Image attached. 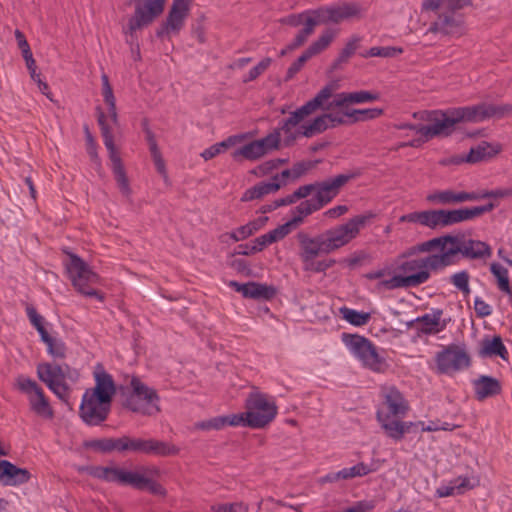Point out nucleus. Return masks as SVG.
Segmentation results:
<instances>
[{
	"label": "nucleus",
	"instance_id": "1",
	"mask_svg": "<svg viewBox=\"0 0 512 512\" xmlns=\"http://www.w3.org/2000/svg\"><path fill=\"white\" fill-rule=\"evenodd\" d=\"M445 269L441 253L430 254L416 259L396 261V270L400 273L392 278L380 281L377 288L394 290L398 288L417 287L426 283L431 271Z\"/></svg>",
	"mask_w": 512,
	"mask_h": 512
},
{
	"label": "nucleus",
	"instance_id": "2",
	"mask_svg": "<svg viewBox=\"0 0 512 512\" xmlns=\"http://www.w3.org/2000/svg\"><path fill=\"white\" fill-rule=\"evenodd\" d=\"M88 472L92 477L108 483L130 486L137 490L147 489L154 495H166L165 488L152 478L160 476V469L156 466H143L137 471L127 470L116 465L93 466L88 468Z\"/></svg>",
	"mask_w": 512,
	"mask_h": 512
},
{
	"label": "nucleus",
	"instance_id": "3",
	"mask_svg": "<svg viewBox=\"0 0 512 512\" xmlns=\"http://www.w3.org/2000/svg\"><path fill=\"white\" fill-rule=\"evenodd\" d=\"M494 209L493 203L483 206L465 207L453 210L431 209L414 211L399 218L403 223H415L431 230L442 229L458 223L473 220Z\"/></svg>",
	"mask_w": 512,
	"mask_h": 512
},
{
	"label": "nucleus",
	"instance_id": "4",
	"mask_svg": "<svg viewBox=\"0 0 512 512\" xmlns=\"http://www.w3.org/2000/svg\"><path fill=\"white\" fill-rule=\"evenodd\" d=\"M471 4V0H423L421 4L423 11H440L428 28L427 33L447 37H461L466 32L465 20L463 15L457 13V11Z\"/></svg>",
	"mask_w": 512,
	"mask_h": 512
},
{
	"label": "nucleus",
	"instance_id": "5",
	"mask_svg": "<svg viewBox=\"0 0 512 512\" xmlns=\"http://www.w3.org/2000/svg\"><path fill=\"white\" fill-rule=\"evenodd\" d=\"M382 395L383 402L377 411V420L388 437L399 441L413 426L412 422L400 420L409 410L408 401L395 387L384 388Z\"/></svg>",
	"mask_w": 512,
	"mask_h": 512
},
{
	"label": "nucleus",
	"instance_id": "6",
	"mask_svg": "<svg viewBox=\"0 0 512 512\" xmlns=\"http://www.w3.org/2000/svg\"><path fill=\"white\" fill-rule=\"evenodd\" d=\"M38 378L65 404H69L71 384L79 379V372L67 364L40 363L37 365Z\"/></svg>",
	"mask_w": 512,
	"mask_h": 512
},
{
	"label": "nucleus",
	"instance_id": "7",
	"mask_svg": "<svg viewBox=\"0 0 512 512\" xmlns=\"http://www.w3.org/2000/svg\"><path fill=\"white\" fill-rule=\"evenodd\" d=\"M332 92H334L332 85L324 86L314 98L291 112L289 117L280 123L279 128L274 131H279L280 136L281 133H283L286 145H290L299 137H303L301 133V122L321 109L324 103L332 96Z\"/></svg>",
	"mask_w": 512,
	"mask_h": 512
},
{
	"label": "nucleus",
	"instance_id": "8",
	"mask_svg": "<svg viewBox=\"0 0 512 512\" xmlns=\"http://www.w3.org/2000/svg\"><path fill=\"white\" fill-rule=\"evenodd\" d=\"M122 394L124 396L123 406L134 413L154 416L160 412V398L157 391L147 386L137 376L131 377Z\"/></svg>",
	"mask_w": 512,
	"mask_h": 512
},
{
	"label": "nucleus",
	"instance_id": "9",
	"mask_svg": "<svg viewBox=\"0 0 512 512\" xmlns=\"http://www.w3.org/2000/svg\"><path fill=\"white\" fill-rule=\"evenodd\" d=\"M448 238L442 243V259L444 266L449 267L459 262V256L467 259H486L492 255L490 246L480 240L462 239L458 236L443 235Z\"/></svg>",
	"mask_w": 512,
	"mask_h": 512
},
{
	"label": "nucleus",
	"instance_id": "10",
	"mask_svg": "<svg viewBox=\"0 0 512 512\" xmlns=\"http://www.w3.org/2000/svg\"><path fill=\"white\" fill-rule=\"evenodd\" d=\"M67 255L69 260L65 266L73 287L83 296L95 297L103 301V294L95 288L100 283V276L78 255L73 253H67Z\"/></svg>",
	"mask_w": 512,
	"mask_h": 512
},
{
	"label": "nucleus",
	"instance_id": "11",
	"mask_svg": "<svg viewBox=\"0 0 512 512\" xmlns=\"http://www.w3.org/2000/svg\"><path fill=\"white\" fill-rule=\"evenodd\" d=\"M342 341L365 368L378 373L386 369L385 359L379 355L377 348L368 338L357 334L343 333Z\"/></svg>",
	"mask_w": 512,
	"mask_h": 512
},
{
	"label": "nucleus",
	"instance_id": "12",
	"mask_svg": "<svg viewBox=\"0 0 512 512\" xmlns=\"http://www.w3.org/2000/svg\"><path fill=\"white\" fill-rule=\"evenodd\" d=\"M372 217V214L357 215L350 218L346 223L334 226L323 232L328 253L330 254L348 245L357 238L361 229L365 227Z\"/></svg>",
	"mask_w": 512,
	"mask_h": 512
},
{
	"label": "nucleus",
	"instance_id": "13",
	"mask_svg": "<svg viewBox=\"0 0 512 512\" xmlns=\"http://www.w3.org/2000/svg\"><path fill=\"white\" fill-rule=\"evenodd\" d=\"M248 427L260 429L267 426L277 415L276 403L266 394L250 393L245 401Z\"/></svg>",
	"mask_w": 512,
	"mask_h": 512
},
{
	"label": "nucleus",
	"instance_id": "14",
	"mask_svg": "<svg viewBox=\"0 0 512 512\" xmlns=\"http://www.w3.org/2000/svg\"><path fill=\"white\" fill-rule=\"evenodd\" d=\"M130 1L135 4V10L124 28V33L133 38L136 31L149 26L164 12L166 0Z\"/></svg>",
	"mask_w": 512,
	"mask_h": 512
},
{
	"label": "nucleus",
	"instance_id": "15",
	"mask_svg": "<svg viewBox=\"0 0 512 512\" xmlns=\"http://www.w3.org/2000/svg\"><path fill=\"white\" fill-rule=\"evenodd\" d=\"M16 386L19 391L26 394L32 412L45 419L54 417L49 399L36 381L25 376H19L16 380Z\"/></svg>",
	"mask_w": 512,
	"mask_h": 512
},
{
	"label": "nucleus",
	"instance_id": "16",
	"mask_svg": "<svg viewBox=\"0 0 512 512\" xmlns=\"http://www.w3.org/2000/svg\"><path fill=\"white\" fill-rule=\"evenodd\" d=\"M279 147V131H273L261 139L253 140L237 148L232 152L231 156L235 161H240L242 159L257 161L271 151L279 149Z\"/></svg>",
	"mask_w": 512,
	"mask_h": 512
},
{
	"label": "nucleus",
	"instance_id": "17",
	"mask_svg": "<svg viewBox=\"0 0 512 512\" xmlns=\"http://www.w3.org/2000/svg\"><path fill=\"white\" fill-rule=\"evenodd\" d=\"M437 370L441 374H454L466 369L471 359L464 346L451 344L438 352L435 357Z\"/></svg>",
	"mask_w": 512,
	"mask_h": 512
},
{
	"label": "nucleus",
	"instance_id": "18",
	"mask_svg": "<svg viewBox=\"0 0 512 512\" xmlns=\"http://www.w3.org/2000/svg\"><path fill=\"white\" fill-rule=\"evenodd\" d=\"M358 173L339 174L335 177L315 182L314 200L323 208L329 204L340 190L352 179L356 178Z\"/></svg>",
	"mask_w": 512,
	"mask_h": 512
},
{
	"label": "nucleus",
	"instance_id": "19",
	"mask_svg": "<svg viewBox=\"0 0 512 512\" xmlns=\"http://www.w3.org/2000/svg\"><path fill=\"white\" fill-rule=\"evenodd\" d=\"M460 122L456 108L448 109L440 113L439 117H435L431 125L419 127L417 133L426 138L448 136L455 130V125Z\"/></svg>",
	"mask_w": 512,
	"mask_h": 512
},
{
	"label": "nucleus",
	"instance_id": "20",
	"mask_svg": "<svg viewBox=\"0 0 512 512\" xmlns=\"http://www.w3.org/2000/svg\"><path fill=\"white\" fill-rule=\"evenodd\" d=\"M337 31L333 29L324 30L316 41H314L302 55L293 62L287 70L286 81L291 80L313 56L324 51L334 40Z\"/></svg>",
	"mask_w": 512,
	"mask_h": 512
},
{
	"label": "nucleus",
	"instance_id": "21",
	"mask_svg": "<svg viewBox=\"0 0 512 512\" xmlns=\"http://www.w3.org/2000/svg\"><path fill=\"white\" fill-rule=\"evenodd\" d=\"M111 410V403L100 402L89 393H84L80 405V417L88 425L96 426L104 422Z\"/></svg>",
	"mask_w": 512,
	"mask_h": 512
},
{
	"label": "nucleus",
	"instance_id": "22",
	"mask_svg": "<svg viewBox=\"0 0 512 512\" xmlns=\"http://www.w3.org/2000/svg\"><path fill=\"white\" fill-rule=\"evenodd\" d=\"M347 121L343 119L341 113L335 110L325 111V113L315 117L313 120L301 124V133L305 138H312L330 128L345 125Z\"/></svg>",
	"mask_w": 512,
	"mask_h": 512
},
{
	"label": "nucleus",
	"instance_id": "23",
	"mask_svg": "<svg viewBox=\"0 0 512 512\" xmlns=\"http://www.w3.org/2000/svg\"><path fill=\"white\" fill-rule=\"evenodd\" d=\"M379 99V94L371 91L360 90L354 92H341L332 94L324 105L321 107L323 111L335 110L336 108H347L353 104L369 103Z\"/></svg>",
	"mask_w": 512,
	"mask_h": 512
},
{
	"label": "nucleus",
	"instance_id": "24",
	"mask_svg": "<svg viewBox=\"0 0 512 512\" xmlns=\"http://www.w3.org/2000/svg\"><path fill=\"white\" fill-rule=\"evenodd\" d=\"M307 15L306 26L298 32L294 40L289 44V49H296L302 46L314 33L315 27L317 25L331 23L329 6L307 10Z\"/></svg>",
	"mask_w": 512,
	"mask_h": 512
},
{
	"label": "nucleus",
	"instance_id": "25",
	"mask_svg": "<svg viewBox=\"0 0 512 512\" xmlns=\"http://www.w3.org/2000/svg\"><path fill=\"white\" fill-rule=\"evenodd\" d=\"M95 386L87 389L85 392L98 398L100 402L112 403L116 394V385L113 377L107 373L101 366L97 367L94 372Z\"/></svg>",
	"mask_w": 512,
	"mask_h": 512
},
{
	"label": "nucleus",
	"instance_id": "26",
	"mask_svg": "<svg viewBox=\"0 0 512 512\" xmlns=\"http://www.w3.org/2000/svg\"><path fill=\"white\" fill-rule=\"evenodd\" d=\"M296 238L300 246L299 256L302 261L315 259L321 254H329L322 233L311 237L308 233L300 231Z\"/></svg>",
	"mask_w": 512,
	"mask_h": 512
},
{
	"label": "nucleus",
	"instance_id": "27",
	"mask_svg": "<svg viewBox=\"0 0 512 512\" xmlns=\"http://www.w3.org/2000/svg\"><path fill=\"white\" fill-rule=\"evenodd\" d=\"M476 192L455 191L452 189L435 190L427 194L426 201L434 205H456L469 201H477Z\"/></svg>",
	"mask_w": 512,
	"mask_h": 512
},
{
	"label": "nucleus",
	"instance_id": "28",
	"mask_svg": "<svg viewBox=\"0 0 512 512\" xmlns=\"http://www.w3.org/2000/svg\"><path fill=\"white\" fill-rule=\"evenodd\" d=\"M229 286L234 288L237 292L241 293L243 297L250 299L271 300L277 294L275 287L257 282L241 284L237 281H230Z\"/></svg>",
	"mask_w": 512,
	"mask_h": 512
},
{
	"label": "nucleus",
	"instance_id": "29",
	"mask_svg": "<svg viewBox=\"0 0 512 512\" xmlns=\"http://www.w3.org/2000/svg\"><path fill=\"white\" fill-rule=\"evenodd\" d=\"M31 478L30 472L19 468L7 460H0V481L5 486H17L27 483Z\"/></svg>",
	"mask_w": 512,
	"mask_h": 512
},
{
	"label": "nucleus",
	"instance_id": "30",
	"mask_svg": "<svg viewBox=\"0 0 512 512\" xmlns=\"http://www.w3.org/2000/svg\"><path fill=\"white\" fill-rule=\"evenodd\" d=\"M192 0H173L172 7L165 21V30L178 33L188 16Z\"/></svg>",
	"mask_w": 512,
	"mask_h": 512
},
{
	"label": "nucleus",
	"instance_id": "31",
	"mask_svg": "<svg viewBox=\"0 0 512 512\" xmlns=\"http://www.w3.org/2000/svg\"><path fill=\"white\" fill-rule=\"evenodd\" d=\"M442 310L437 309L432 314H424L407 323L409 328L416 327L417 332L425 335L437 334L445 325H441Z\"/></svg>",
	"mask_w": 512,
	"mask_h": 512
},
{
	"label": "nucleus",
	"instance_id": "32",
	"mask_svg": "<svg viewBox=\"0 0 512 512\" xmlns=\"http://www.w3.org/2000/svg\"><path fill=\"white\" fill-rule=\"evenodd\" d=\"M329 6L331 23L338 24L352 18H359L362 14V7L357 2H338Z\"/></svg>",
	"mask_w": 512,
	"mask_h": 512
},
{
	"label": "nucleus",
	"instance_id": "33",
	"mask_svg": "<svg viewBox=\"0 0 512 512\" xmlns=\"http://www.w3.org/2000/svg\"><path fill=\"white\" fill-rule=\"evenodd\" d=\"M98 123L101 129V135L103 137L104 144L109 152V158L112 162V169L117 170L118 168H124L120 156L116 151L112 134V128L108 124L107 117L103 112H99Z\"/></svg>",
	"mask_w": 512,
	"mask_h": 512
},
{
	"label": "nucleus",
	"instance_id": "34",
	"mask_svg": "<svg viewBox=\"0 0 512 512\" xmlns=\"http://www.w3.org/2000/svg\"><path fill=\"white\" fill-rule=\"evenodd\" d=\"M475 397L479 401L486 398L496 396L501 393L502 387L496 378L491 376L481 375L473 381Z\"/></svg>",
	"mask_w": 512,
	"mask_h": 512
},
{
	"label": "nucleus",
	"instance_id": "35",
	"mask_svg": "<svg viewBox=\"0 0 512 512\" xmlns=\"http://www.w3.org/2000/svg\"><path fill=\"white\" fill-rule=\"evenodd\" d=\"M448 238L435 237L427 241L418 243L414 246L409 247L407 250L399 254L396 261H403L404 259H414L413 256L418 253H428L434 250H438V253H442V243Z\"/></svg>",
	"mask_w": 512,
	"mask_h": 512
},
{
	"label": "nucleus",
	"instance_id": "36",
	"mask_svg": "<svg viewBox=\"0 0 512 512\" xmlns=\"http://www.w3.org/2000/svg\"><path fill=\"white\" fill-rule=\"evenodd\" d=\"M282 186H285V181L284 182H272V181L260 182L256 185H254L253 187L247 189L243 193V195L241 197V201L248 202V201H252V200H256V199H261L265 195L275 193Z\"/></svg>",
	"mask_w": 512,
	"mask_h": 512
},
{
	"label": "nucleus",
	"instance_id": "37",
	"mask_svg": "<svg viewBox=\"0 0 512 512\" xmlns=\"http://www.w3.org/2000/svg\"><path fill=\"white\" fill-rule=\"evenodd\" d=\"M501 151L499 144H491L486 141L481 142L476 147H472L467 154L465 161L468 163H477L487 160L497 155Z\"/></svg>",
	"mask_w": 512,
	"mask_h": 512
},
{
	"label": "nucleus",
	"instance_id": "38",
	"mask_svg": "<svg viewBox=\"0 0 512 512\" xmlns=\"http://www.w3.org/2000/svg\"><path fill=\"white\" fill-rule=\"evenodd\" d=\"M461 122L479 123L487 120L486 102L456 108Z\"/></svg>",
	"mask_w": 512,
	"mask_h": 512
},
{
	"label": "nucleus",
	"instance_id": "39",
	"mask_svg": "<svg viewBox=\"0 0 512 512\" xmlns=\"http://www.w3.org/2000/svg\"><path fill=\"white\" fill-rule=\"evenodd\" d=\"M480 355L483 357L499 356L503 360L508 359V351L500 336H494L492 339H484L482 341Z\"/></svg>",
	"mask_w": 512,
	"mask_h": 512
},
{
	"label": "nucleus",
	"instance_id": "40",
	"mask_svg": "<svg viewBox=\"0 0 512 512\" xmlns=\"http://www.w3.org/2000/svg\"><path fill=\"white\" fill-rule=\"evenodd\" d=\"M178 453L179 448L169 442L157 440L154 438H147L145 455L167 457L177 455Z\"/></svg>",
	"mask_w": 512,
	"mask_h": 512
},
{
	"label": "nucleus",
	"instance_id": "41",
	"mask_svg": "<svg viewBox=\"0 0 512 512\" xmlns=\"http://www.w3.org/2000/svg\"><path fill=\"white\" fill-rule=\"evenodd\" d=\"M372 471H373V469L369 465H367L363 462H360V463H357L356 465H354L353 467L343 468L342 470L338 471L337 473L328 475L326 478L329 481H337L339 479L347 480V479H352L355 477L366 476L369 473H371Z\"/></svg>",
	"mask_w": 512,
	"mask_h": 512
},
{
	"label": "nucleus",
	"instance_id": "42",
	"mask_svg": "<svg viewBox=\"0 0 512 512\" xmlns=\"http://www.w3.org/2000/svg\"><path fill=\"white\" fill-rule=\"evenodd\" d=\"M267 220V217H260L253 221H250L247 224L237 228L234 232L230 234V237L236 242L244 240L249 236L253 235L258 230H260L265 225Z\"/></svg>",
	"mask_w": 512,
	"mask_h": 512
},
{
	"label": "nucleus",
	"instance_id": "43",
	"mask_svg": "<svg viewBox=\"0 0 512 512\" xmlns=\"http://www.w3.org/2000/svg\"><path fill=\"white\" fill-rule=\"evenodd\" d=\"M339 311L343 319L354 326H364L371 318L370 313L359 312L348 307H342Z\"/></svg>",
	"mask_w": 512,
	"mask_h": 512
},
{
	"label": "nucleus",
	"instance_id": "44",
	"mask_svg": "<svg viewBox=\"0 0 512 512\" xmlns=\"http://www.w3.org/2000/svg\"><path fill=\"white\" fill-rule=\"evenodd\" d=\"M147 439L133 438L130 436L121 437V452L146 453Z\"/></svg>",
	"mask_w": 512,
	"mask_h": 512
},
{
	"label": "nucleus",
	"instance_id": "45",
	"mask_svg": "<svg viewBox=\"0 0 512 512\" xmlns=\"http://www.w3.org/2000/svg\"><path fill=\"white\" fill-rule=\"evenodd\" d=\"M402 53H403V48H401V47H393V46L380 47V46H375V47H371L365 53H362L361 56L364 57V58H368V57L393 58V57H396L397 55H400Z\"/></svg>",
	"mask_w": 512,
	"mask_h": 512
},
{
	"label": "nucleus",
	"instance_id": "46",
	"mask_svg": "<svg viewBox=\"0 0 512 512\" xmlns=\"http://www.w3.org/2000/svg\"><path fill=\"white\" fill-rule=\"evenodd\" d=\"M487 120L491 118L501 119L512 114V104H493L486 102Z\"/></svg>",
	"mask_w": 512,
	"mask_h": 512
},
{
	"label": "nucleus",
	"instance_id": "47",
	"mask_svg": "<svg viewBox=\"0 0 512 512\" xmlns=\"http://www.w3.org/2000/svg\"><path fill=\"white\" fill-rule=\"evenodd\" d=\"M360 38L358 36H353L346 43L345 47L339 53L338 58L336 59L334 66L337 67L343 63H346L351 56L354 55L356 50L359 47Z\"/></svg>",
	"mask_w": 512,
	"mask_h": 512
},
{
	"label": "nucleus",
	"instance_id": "48",
	"mask_svg": "<svg viewBox=\"0 0 512 512\" xmlns=\"http://www.w3.org/2000/svg\"><path fill=\"white\" fill-rule=\"evenodd\" d=\"M469 273L465 270L454 273L450 276V282L460 290L464 296L470 294V286H469Z\"/></svg>",
	"mask_w": 512,
	"mask_h": 512
},
{
	"label": "nucleus",
	"instance_id": "49",
	"mask_svg": "<svg viewBox=\"0 0 512 512\" xmlns=\"http://www.w3.org/2000/svg\"><path fill=\"white\" fill-rule=\"evenodd\" d=\"M90 446L103 452H111L114 450L121 452V437L96 440L93 441Z\"/></svg>",
	"mask_w": 512,
	"mask_h": 512
},
{
	"label": "nucleus",
	"instance_id": "50",
	"mask_svg": "<svg viewBox=\"0 0 512 512\" xmlns=\"http://www.w3.org/2000/svg\"><path fill=\"white\" fill-rule=\"evenodd\" d=\"M213 512H248L249 506L244 502L218 503L211 506Z\"/></svg>",
	"mask_w": 512,
	"mask_h": 512
},
{
	"label": "nucleus",
	"instance_id": "51",
	"mask_svg": "<svg viewBox=\"0 0 512 512\" xmlns=\"http://www.w3.org/2000/svg\"><path fill=\"white\" fill-rule=\"evenodd\" d=\"M48 353L55 358H64L66 355V346L63 341L51 337V341L45 342Z\"/></svg>",
	"mask_w": 512,
	"mask_h": 512
},
{
	"label": "nucleus",
	"instance_id": "52",
	"mask_svg": "<svg viewBox=\"0 0 512 512\" xmlns=\"http://www.w3.org/2000/svg\"><path fill=\"white\" fill-rule=\"evenodd\" d=\"M272 62L271 58L262 59L256 66L250 69L247 76L244 78V82H250L258 78L262 73H264Z\"/></svg>",
	"mask_w": 512,
	"mask_h": 512
},
{
	"label": "nucleus",
	"instance_id": "53",
	"mask_svg": "<svg viewBox=\"0 0 512 512\" xmlns=\"http://www.w3.org/2000/svg\"><path fill=\"white\" fill-rule=\"evenodd\" d=\"M113 173L121 193L124 196L129 197L131 194V188L124 168L113 170Z\"/></svg>",
	"mask_w": 512,
	"mask_h": 512
},
{
	"label": "nucleus",
	"instance_id": "54",
	"mask_svg": "<svg viewBox=\"0 0 512 512\" xmlns=\"http://www.w3.org/2000/svg\"><path fill=\"white\" fill-rule=\"evenodd\" d=\"M225 419L222 416L215 417L209 420L197 422L195 428L199 430H220L225 427Z\"/></svg>",
	"mask_w": 512,
	"mask_h": 512
},
{
	"label": "nucleus",
	"instance_id": "55",
	"mask_svg": "<svg viewBox=\"0 0 512 512\" xmlns=\"http://www.w3.org/2000/svg\"><path fill=\"white\" fill-rule=\"evenodd\" d=\"M322 209L318 203L313 200H305L301 202L294 210V213L301 214L304 217L311 215L312 213Z\"/></svg>",
	"mask_w": 512,
	"mask_h": 512
},
{
	"label": "nucleus",
	"instance_id": "56",
	"mask_svg": "<svg viewBox=\"0 0 512 512\" xmlns=\"http://www.w3.org/2000/svg\"><path fill=\"white\" fill-rule=\"evenodd\" d=\"M271 243L268 242V237L266 234H263L256 239L253 240V245L250 246L249 251H238V254L241 255H251L255 254L257 252L262 251L266 246L270 245Z\"/></svg>",
	"mask_w": 512,
	"mask_h": 512
},
{
	"label": "nucleus",
	"instance_id": "57",
	"mask_svg": "<svg viewBox=\"0 0 512 512\" xmlns=\"http://www.w3.org/2000/svg\"><path fill=\"white\" fill-rule=\"evenodd\" d=\"M335 112L341 113L343 119L347 121L346 124L362 121L361 109H350L349 106H347V108H336Z\"/></svg>",
	"mask_w": 512,
	"mask_h": 512
},
{
	"label": "nucleus",
	"instance_id": "58",
	"mask_svg": "<svg viewBox=\"0 0 512 512\" xmlns=\"http://www.w3.org/2000/svg\"><path fill=\"white\" fill-rule=\"evenodd\" d=\"M102 80V93L104 97V101L108 106H113V104L116 103L112 87L109 83V78L106 74H102L101 76Z\"/></svg>",
	"mask_w": 512,
	"mask_h": 512
},
{
	"label": "nucleus",
	"instance_id": "59",
	"mask_svg": "<svg viewBox=\"0 0 512 512\" xmlns=\"http://www.w3.org/2000/svg\"><path fill=\"white\" fill-rule=\"evenodd\" d=\"M290 229L288 228V225H286L285 223L278 226L277 228L269 231L268 233H266L267 237H268V242H270L271 244L274 243V242H277L281 239H283L284 237H286L289 233H290Z\"/></svg>",
	"mask_w": 512,
	"mask_h": 512
},
{
	"label": "nucleus",
	"instance_id": "60",
	"mask_svg": "<svg viewBox=\"0 0 512 512\" xmlns=\"http://www.w3.org/2000/svg\"><path fill=\"white\" fill-rule=\"evenodd\" d=\"M476 195L479 196V200L484 198H506L512 196V188L495 189L482 193L476 192Z\"/></svg>",
	"mask_w": 512,
	"mask_h": 512
},
{
	"label": "nucleus",
	"instance_id": "61",
	"mask_svg": "<svg viewBox=\"0 0 512 512\" xmlns=\"http://www.w3.org/2000/svg\"><path fill=\"white\" fill-rule=\"evenodd\" d=\"M314 167L312 161H301L297 162L292 166L293 180H297L301 176L305 175L310 169Z\"/></svg>",
	"mask_w": 512,
	"mask_h": 512
},
{
	"label": "nucleus",
	"instance_id": "62",
	"mask_svg": "<svg viewBox=\"0 0 512 512\" xmlns=\"http://www.w3.org/2000/svg\"><path fill=\"white\" fill-rule=\"evenodd\" d=\"M307 16L308 15L306 10L302 13L288 15L287 17L281 19V22L293 27H298L299 25L304 24L305 27L307 22Z\"/></svg>",
	"mask_w": 512,
	"mask_h": 512
},
{
	"label": "nucleus",
	"instance_id": "63",
	"mask_svg": "<svg viewBox=\"0 0 512 512\" xmlns=\"http://www.w3.org/2000/svg\"><path fill=\"white\" fill-rule=\"evenodd\" d=\"M277 168H278V162L269 160V161H266V162L260 164L256 168H254L251 171V173L256 176H265Z\"/></svg>",
	"mask_w": 512,
	"mask_h": 512
},
{
	"label": "nucleus",
	"instance_id": "64",
	"mask_svg": "<svg viewBox=\"0 0 512 512\" xmlns=\"http://www.w3.org/2000/svg\"><path fill=\"white\" fill-rule=\"evenodd\" d=\"M474 310H475L476 315L480 318L487 317V316L491 315V313H492L491 306L479 297L475 298Z\"/></svg>",
	"mask_w": 512,
	"mask_h": 512
}]
</instances>
